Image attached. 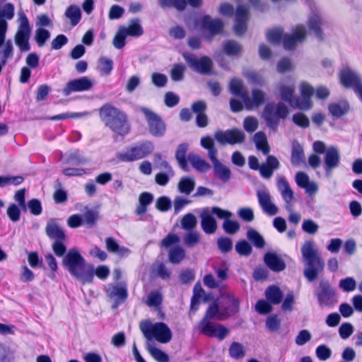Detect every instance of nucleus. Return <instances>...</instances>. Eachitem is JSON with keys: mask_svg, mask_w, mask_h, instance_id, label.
<instances>
[{"mask_svg": "<svg viewBox=\"0 0 362 362\" xmlns=\"http://www.w3.org/2000/svg\"><path fill=\"white\" fill-rule=\"evenodd\" d=\"M63 266L83 284L91 283L94 277V266L86 264L84 258L76 249H71L63 259Z\"/></svg>", "mask_w": 362, "mask_h": 362, "instance_id": "f257e3e1", "label": "nucleus"}, {"mask_svg": "<svg viewBox=\"0 0 362 362\" xmlns=\"http://www.w3.org/2000/svg\"><path fill=\"white\" fill-rule=\"evenodd\" d=\"M224 313L223 308H220L216 303H213L206 310L205 315L198 324L200 332L209 337H216L218 340H223L229 334V329L224 325L213 323L211 320H224L220 319V316Z\"/></svg>", "mask_w": 362, "mask_h": 362, "instance_id": "f03ea898", "label": "nucleus"}, {"mask_svg": "<svg viewBox=\"0 0 362 362\" xmlns=\"http://www.w3.org/2000/svg\"><path fill=\"white\" fill-rule=\"evenodd\" d=\"M300 252L305 267L303 275L308 281L313 282L317 279L319 274L323 272L325 262L312 240L305 241L301 247Z\"/></svg>", "mask_w": 362, "mask_h": 362, "instance_id": "7ed1b4c3", "label": "nucleus"}, {"mask_svg": "<svg viewBox=\"0 0 362 362\" xmlns=\"http://www.w3.org/2000/svg\"><path fill=\"white\" fill-rule=\"evenodd\" d=\"M100 117L107 127L118 135L124 136L129 133L127 117L118 108L106 104L100 108Z\"/></svg>", "mask_w": 362, "mask_h": 362, "instance_id": "20e7f679", "label": "nucleus"}, {"mask_svg": "<svg viewBox=\"0 0 362 362\" xmlns=\"http://www.w3.org/2000/svg\"><path fill=\"white\" fill-rule=\"evenodd\" d=\"M139 328L148 341L155 339L158 342L166 344L172 339V332L164 322H159L153 324L150 320H143L140 322Z\"/></svg>", "mask_w": 362, "mask_h": 362, "instance_id": "39448f33", "label": "nucleus"}, {"mask_svg": "<svg viewBox=\"0 0 362 362\" xmlns=\"http://www.w3.org/2000/svg\"><path fill=\"white\" fill-rule=\"evenodd\" d=\"M289 113L288 107L283 103L269 102L264 107L262 117L267 126L276 131L281 119H285Z\"/></svg>", "mask_w": 362, "mask_h": 362, "instance_id": "423d86ee", "label": "nucleus"}, {"mask_svg": "<svg viewBox=\"0 0 362 362\" xmlns=\"http://www.w3.org/2000/svg\"><path fill=\"white\" fill-rule=\"evenodd\" d=\"M314 294L322 308H332L338 302L337 291L327 279L320 281L318 286L314 290Z\"/></svg>", "mask_w": 362, "mask_h": 362, "instance_id": "0eeeda50", "label": "nucleus"}, {"mask_svg": "<svg viewBox=\"0 0 362 362\" xmlns=\"http://www.w3.org/2000/svg\"><path fill=\"white\" fill-rule=\"evenodd\" d=\"M155 146L151 141H144L118 154L117 158L123 162H133L146 158L153 153Z\"/></svg>", "mask_w": 362, "mask_h": 362, "instance_id": "6e6552de", "label": "nucleus"}, {"mask_svg": "<svg viewBox=\"0 0 362 362\" xmlns=\"http://www.w3.org/2000/svg\"><path fill=\"white\" fill-rule=\"evenodd\" d=\"M139 111L144 114L148 124V132L154 137H163L166 132L165 122L160 116L148 107L141 106Z\"/></svg>", "mask_w": 362, "mask_h": 362, "instance_id": "1a4fd4ad", "label": "nucleus"}, {"mask_svg": "<svg viewBox=\"0 0 362 362\" xmlns=\"http://www.w3.org/2000/svg\"><path fill=\"white\" fill-rule=\"evenodd\" d=\"M18 16L19 26L14 40L21 52H27L30 49L29 40L31 35V27L26 15L23 11L19 12Z\"/></svg>", "mask_w": 362, "mask_h": 362, "instance_id": "9d476101", "label": "nucleus"}, {"mask_svg": "<svg viewBox=\"0 0 362 362\" xmlns=\"http://www.w3.org/2000/svg\"><path fill=\"white\" fill-rule=\"evenodd\" d=\"M182 57L193 71L204 76L214 74L213 62L210 57L202 56L198 58L190 52H183Z\"/></svg>", "mask_w": 362, "mask_h": 362, "instance_id": "9b49d317", "label": "nucleus"}, {"mask_svg": "<svg viewBox=\"0 0 362 362\" xmlns=\"http://www.w3.org/2000/svg\"><path fill=\"white\" fill-rule=\"evenodd\" d=\"M248 165L253 170H259L262 177L269 179L273 175L274 171L280 168V163L275 156L269 155L267 157L266 163L259 165L258 158L255 156H250Z\"/></svg>", "mask_w": 362, "mask_h": 362, "instance_id": "f8f14e48", "label": "nucleus"}, {"mask_svg": "<svg viewBox=\"0 0 362 362\" xmlns=\"http://www.w3.org/2000/svg\"><path fill=\"white\" fill-rule=\"evenodd\" d=\"M341 83L346 88H351L362 103V81L360 76L349 68L340 72Z\"/></svg>", "mask_w": 362, "mask_h": 362, "instance_id": "ddd939ff", "label": "nucleus"}, {"mask_svg": "<svg viewBox=\"0 0 362 362\" xmlns=\"http://www.w3.org/2000/svg\"><path fill=\"white\" fill-rule=\"evenodd\" d=\"M214 139L222 146L233 145L243 143L245 139V134L238 128L226 131L218 130L214 134Z\"/></svg>", "mask_w": 362, "mask_h": 362, "instance_id": "4468645a", "label": "nucleus"}, {"mask_svg": "<svg viewBox=\"0 0 362 362\" xmlns=\"http://www.w3.org/2000/svg\"><path fill=\"white\" fill-rule=\"evenodd\" d=\"M199 26L203 31H207V40H211L214 36L222 33L224 24L220 18H212L209 15H204L199 21Z\"/></svg>", "mask_w": 362, "mask_h": 362, "instance_id": "2eb2a0df", "label": "nucleus"}, {"mask_svg": "<svg viewBox=\"0 0 362 362\" xmlns=\"http://www.w3.org/2000/svg\"><path fill=\"white\" fill-rule=\"evenodd\" d=\"M93 86V81L87 76H83L69 81L62 90L65 96L69 95L74 92L87 91Z\"/></svg>", "mask_w": 362, "mask_h": 362, "instance_id": "dca6fc26", "label": "nucleus"}, {"mask_svg": "<svg viewBox=\"0 0 362 362\" xmlns=\"http://www.w3.org/2000/svg\"><path fill=\"white\" fill-rule=\"evenodd\" d=\"M324 161L325 175L329 177L332 174V170L337 168L340 163V154L338 148L335 146H329L325 153Z\"/></svg>", "mask_w": 362, "mask_h": 362, "instance_id": "f3484780", "label": "nucleus"}, {"mask_svg": "<svg viewBox=\"0 0 362 362\" xmlns=\"http://www.w3.org/2000/svg\"><path fill=\"white\" fill-rule=\"evenodd\" d=\"M248 15V7L245 5L240 4L237 6L235 16L234 32L237 35H243L247 30V23Z\"/></svg>", "mask_w": 362, "mask_h": 362, "instance_id": "a211bd4d", "label": "nucleus"}, {"mask_svg": "<svg viewBox=\"0 0 362 362\" xmlns=\"http://www.w3.org/2000/svg\"><path fill=\"white\" fill-rule=\"evenodd\" d=\"M306 35V29L302 25H298L292 35L285 34L283 38V45L285 49L292 50L295 49L297 43L304 40Z\"/></svg>", "mask_w": 362, "mask_h": 362, "instance_id": "6ab92c4d", "label": "nucleus"}, {"mask_svg": "<svg viewBox=\"0 0 362 362\" xmlns=\"http://www.w3.org/2000/svg\"><path fill=\"white\" fill-rule=\"evenodd\" d=\"M257 197L259 204L265 214L274 216L278 213V208L272 202V197L267 189L257 190Z\"/></svg>", "mask_w": 362, "mask_h": 362, "instance_id": "aec40b11", "label": "nucleus"}, {"mask_svg": "<svg viewBox=\"0 0 362 362\" xmlns=\"http://www.w3.org/2000/svg\"><path fill=\"white\" fill-rule=\"evenodd\" d=\"M106 291L110 298L115 299L112 308H117L119 304L124 303L128 297L127 285L124 283L110 286Z\"/></svg>", "mask_w": 362, "mask_h": 362, "instance_id": "412c9836", "label": "nucleus"}, {"mask_svg": "<svg viewBox=\"0 0 362 362\" xmlns=\"http://www.w3.org/2000/svg\"><path fill=\"white\" fill-rule=\"evenodd\" d=\"M201 226L206 234H213L217 230V221L209 211V207L204 208L201 214Z\"/></svg>", "mask_w": 362, "mask_h": 362, "instance_id": "4be33fe9", "label": "nucleus"}, {"mask_svg": "<svg viewBox=\"0 0 362 362\" xmlns=\"http://www.w3.org/2000/svg\"><path fill=\"white\" fill-rule=\"evenodd\" d=\"M243 96V103L245 108L247 110H252L255 107H257L262 105L266 100L267 95L264 91L255 88L252 90V99L249 97L248 94L244 95Z\"/></svg>", "mask_w": 362, "mask_h": 362, "instance_id": "5701e85b", "label": "nucleus"}, {"mask_svg": "<svg viewBox=\"0 0 362 362\" xmlns=\"http://www.w3.org/2000/svg\"><path fill=\"white\" fill-rule=\"evenodd\" d=\"M265 264L273 272H279L286 269V263L277 254L268 252L264 256Z\"/></svg>", "mask_w": 362, "mask_h": 362, "instance_id": "b1692460", "label": "nucleus"}, {"mask_svg": "<svg viewBox=\"0 0 362 362\" xmlns=\"http://www.w3.org/2000/svg\"><path fill=\"white\" fill-rule=\"evenodd\" d=\"M324 25L323 20L318 12H313L308 18V28L313 32L318 40L324 39L321 26Z\"/></svg>", "mask_w": 362, "mask_h": 362, "instance_id": "393cba45", "label": "nucleus"}, {"mask_svg": "<svg viewBox=\"0 0 362 362\" xmlns=\"http://www.w3.org/2000/svg\"><path fill=\"white\" fill-rule=\"evenodd\" d=\"M45 232L49 239L56 240H65L66 234L64 230L54 219L49 220L46 226Z\"/></svg>", "mask_w": 362, "mask_h": 362, "instance_id": "a878e982", "label": "nucleus"}, {"mask_svg": "<svg viewBox=\"0 0 362 362\" xmlns=\"http://www.w3.org/2000/svg\"><path fill=\"white\" fill-rule=\"evenodd\" d=\"M214 166V175L223 183L228 182L231 177L230 168L222 164L216 157L211 160Z\"/></svg>", "mask_w": 362, "mask_h": 362, "instance_id": "bb28decb", "label": "nucleus"}, {"mask_svg": "<svg viewBox=\"0 0 362 362\" xmlns=\"http://www.w3.org/2000/svg\"><path fill=\"white\" fill-rule=\"evenodd\" d=\"M291 161L294 166L305 164V156L303 148L297 141H294L292 144Z\"/></svg>", "mask_w": 362, "mask_h": 362, "instance_id": "cd10ccee", "label": "nucleus"}, {"mask_svg": "<svg viewBox=\"0 0 362 362\" xmlns=\"http://www.w3.org/2000/svg\"><path fill=\"white\" fill-rule=\"evenodd\" d=\"M349 104L347 100H342L338 103L329 104V112L336 118H340L345 115L349 110Z\"/></svg>", "mask_w": 362, "mask_h": 362, "instance_id": "c85d7f7f", "label": "nucleus"}, {"mask_svg": "<svg viewBox=\"0 0 362 362\" xmlns=\"http://www.w3.org/2000/svg\"><path fill=\"white\" fill-rule=\"evenodd\" d=\"M277 188L286 204H290L293 199V192L284 177H279Z\"/></svg>", "mask_w": 362, "mask_h": 362, "instance_id": "c756f323", "label": "nucleus"}, {"mask_svg": "<svg viewBox=\"0 0 362 362\" xmlns=\"http://www.w3.org/2000/svg\"><path fill=\"white\" fill-rule=\"evenodd\" d=\"M228 305L223 308L224 313L220 316V319H226L230 316L234 315L239 311L240 302L238 298L232 295L227 296Z\"/></svg>", "mask_w": 362, "mask_h": 362, "instance_id": "7c9ffc66", "label": "nucleus"}, {"mask_svg": "<svg viewBox=\"0 0 362 362\" xmlns=\"http://www.w3.org/2000/svg\"><path fill=\"white\" fill-rule=\"evenodd\" d=\"M14 6L11 3L0 4V26L8 28L7 21L14 17Z\"/></svg>", "mask_w": 362, "mask_h": 362, "instance_id": "2f4dec72", "label": "nucleus"}, {"mask_svg": "<svg viewBox=\"0 0 362 362\" xmlns=\"http://www.w3.org/2000/svg\"><path fill=\"white\" fill-rule=\"evenodd\" d=\"M130 24L128 27L120 26L119 28L126 34L127 36L139 37L143 35L144 30L139 18L130 20Z\"/></svg>", "mask_w": 362, "mask_h": 362, "instance_id": "473e14b6", "label": "nucleus"}, {"mask_svg": "<svg viewBox=\"0 0 362 362\" xmlns=\"http://www.w3.org/2000/svg\"><path fill=\"white\" fill-rule=\"evenodd\" d=\"M188 148L189 145L187 143H182L178 145L175 152V158L177 160L178 165L182 168V170L185 172L189 171V167L186 158Z\"/></svg>", "mask_w": 362, "mask_h": 362, "instance_id": "72a5a7b5", "label": "nucleus"}, {"mask_svg": "<svg viewBox=\"0 0 362 362\" xmlns=\"http://www.w3.org/2000/svg\"><path fill=\"white\" fill-rule=\"evenodd\" d=\"M283 292L276 286H269L265 291V297L267 301L274 305L280 303L283 298Z\"/></svg>", "mask_w": 362, "mask_h": 362, "instance_id": "f704fd0d", "label": "nucleus"}, {"mask_svg": "<svg viewBox=\"0 0 362 362\" xmlns=\"http://www.w3.org/2000/svg\"><path fill=\"white\" fill-rule=\"evenodd\" d=\"M254 142L257 150L261 151L264 155H268L270 147L268 144L267 136L262 132H258L254 135Z\"/></svg>", "mask_w": 362, "mask_h": 362, "instance_id": "c9c22d12", "label": "nucleus"}, {"mask_svg": "<svg viewBox=\"0 0 362 362\" xmlns=\"http://www.w3.org/2000/svg\"><path fill=\"white\" fill-rule=\"evenodd\" d=\"M187 158L192 167L199 172H206L211 168L205 160L197 154L189 153Z\"/></svg>", "mask_w": 362, "mask_h": 362, "instance_id": "e433bc0d", "label": "nucleus"}, {"mask_svg": "<svg viewBox=\"0 0 362 362\" xmlns=\"http://www.w3.org/2000/svg\"><path fill=\"white\" fill-rule=\"evenodd\" d=\"M177 187L180 193L189 195L195 187V180L192 177H182L178 182Z\"/></svg>", "mask_w": 362, "mask_h": 362, "instance_id": "4c0bfd02", "label": "nucleus"}, {"mask_svg": "<svg viewBox=\"0 0 362 362\" xmlns=\"http://www.w3.org/2000/svg\"><path fill=\"white\" fill-rule=\"evenodd\" d=\"M65 16L70 20L71 25L74 27L81 19V11L78 6L71 5L66 8Z\"/></svg>", "mask_w": 362, "mask_h": 362, "instance_id": "58836bf2", "label": "nucleus"}, {"mask_svg": "<svg viewBox=\"0 0 362 362\" xmlns=\"http://www.w3.org/2000/svg\"><path fill=\"white\" fill-rule=\"evenodd\" d=\"M246 236L255 247L261 249L265 246L266 243L263 236L256 230L253 228L248 229Z\"/></svg>", "mask_w": 362, "mask_h": 362, "instance_id": "ea45409f", "label": "nucleus"}, {"mask_svg": "<svg viewBox=\"0 0 362 362\" xmlns=\"http://www.w3.org/2000/svg\"><path fill=\"white\" fill-rule=\"evenodd\" d=\"M230 91L233 95L240 97L243 102L244 101L243 95H247V91L244 88L243 81L237 78H233L230 81Z\"/></svg>", "mask_w": 362, "mask_h": 362, "instance_id": "a19ab883", "label": "nucleus"}, {"mask_svg": "<svg viewBox=\"0 0 362 362\" xmlns=\"http://www.w3.org/2000/svg\"><path fill=\"white\" fill-rule=\"evenodd\" d=\"M201 146L208 151V156L210 160L216 157L218 150L215 147L214 139L209 136H204L201 139Z\"/></svg>", "mask_w": 362, "mask_h": 362, "instance_id": "79ce46f5", "label": "nucleus"}, {"mask_svg": "<svg viewBox=\"0 0 362 362\" xmlns=\"http://www.w3.org/2000/svg\"><path fill=\"white\" fill-rule=\"evenodd\" d=\"M158 4L162 8H175L179 11H184L187 7L186 0H158Z\"/></svg>", "mask_w": 362, "mask_h": 362, "instance_id": "37998d69", "label": "nucleus"}, {"mask_svg": "<svg viewBox=\"0 0 362 362\" xmlns=\"http://www.w3.org/2000/svg\"><path fill=\"white\" fill-rule=\"evenodd\" d=\"M223 48L228 56H236L242 51L241 45L235 40H227L223 43Z\"/></svg>", "mask_w": 362, "mask_h": 362, "instance_id": "c03bdc74", "label": "nucleus"}, {"mask_svg": "<svg viewBox=\"0 0 362 362\" xmlns=\"http://www.w3.org/2000/svg\"><path fill=\"white\" fill-rule=\"evenodd\" d=\"M291 106L296 109L306 111L312 108L313 102L310 98L301 95L300 98L296 96Z\"/></svg>", "mask_w": 362, "mask_h": 362, "instance_id": "a18cd8bd", "label": "nucleus"}, {"mask_svg": "<svg viewBox=\"0 0 362 362\" xmlns=\"http://www.w3.org/2000/svg\"><path fill=\"white\" fill-rule=\"evenodd\" d=\"M279 92L281 98L282 100L287 102L291 105V103L293 102L296 96L294 95L295 93V86L294 85L291 86H285L282 85L279 88Z\"/></svg>", "mask_w": 362, "mask_h": 362, "instance_id": "49530a36", "label": "nucleus"}, {"mask_svg": "<svg viewBox=\"0 0 362 362\" xmlns=\"http://www.w3.org/2000/svg\"><path fill=\"white\" fill-rule=\"evenodd\" d=\"M169 261L173 264H179L185 257V251L180 246L173 247L169 250Z\"/></svg>", "mask_w": 362, "mask_h": 362, "instance_id": "de8ad7c7", "label": "nucleus"}, {"mask_svg": "<svg viewBox=\"0 0 362 362\" xmlns=\"http://www.w3.org/2000/svg\"><path fill=\"white\" fill-rule=\"evenodd\" d=\"M197 225V218L194 214L191 213L185 214L181 220L182 228L187 231L194 230Z\"/></svg>", "mask_w": 362, "mask_h": 362, "instance_id": "09e8293b", "label": "nucleus"}, {"mask_svg": "<svg viewBox=\"0 0 362 362\" xmlns=\"http://www.w3.org/2000/svg\"><path fill=\"white\" fill-rule=\"evenodd\" d=\"M13 55V45L11 40H8L4 45V47L0 50L1 62L3 64H6L7 60Z\"/></svg>", "mask_w": 362, "mask_h": 362, "instance_id": "8fccbe9b", "label": "nucleus"}, {"mask_svg": "<svg viewBox=\"0 0 362 362\" xmlns=\"http://www.w3.org/2000/svg\"><path fill=\"white\" fill-rule=\"evenodd\" d=\"M147 350L151 356L158 362H168L169 356L164 351H161L158 348L148 344L147 346Z\"/></svg>", "mask_w": 362, "mask_h": 362, "instance_id": "3c124183", "label": "nucleus"}, {"mask_svg": "<svg viewBox=\"0 0 362 362\" xmlns=\"http://www.w3.org/2000/svg\"><path fill=\"white\" fill-rule=\"evenodd\" d=\"M228 353L233 358H242L245 354L244 346L239 342H233L228 349Z\"/></svg>", "mask_w": 362, "mask_h": 362, "instance_id": "603ef678", "label": "nucleus"}, {"mask_svg": "<svg viewBox=\"0 0 362 362\" xmlns=\"http://www.w3.org/2000/svg\"><path fill=\"white\" fill-rule=\"evenodd\" d=\"M186 66L183 64H175L170 71L171 79L174 81H181L184 78Z\"/></svg>", "mask_w": 362, "mask_h": 362, "instance_id": "864d4df0", "label": "nucleus"}, {"mask_svg": "<svg viewBox=\"0 0 362 362\" xmlns=\"http://www.w3.org/2000/svg\"><path fill=\"white\" fill-rule=\"evenodd\" d=\"M200 241V235L197 231L190 230L183 238L184 244L188 247H193Z\"/></svg>", "mask_w": 362, "mask_h": 362, "instance_id": "5fc2aeb1", "label": "nucleus"}, {"mask_svg": "<svg viewBox=\"0 0 362 362\" xmlns=\"http://www.w3.org/2000/svg\"><path fill=\"white\" fill-rule=\"evenodd\" d=\"M113 69V62L110 59L102 57L98 60V69L103 74L109 75Z\"/></svg>", "mask_w": 362, "mask_h": 362, "instance_id": "6e6d98bb", "label": "nucleus"}, {"mask_svg": "<svg viewBox=\"0 0 362 362\" xmlns=\"http://www.w3.org/2000/svg\"><path fill=\"white\" fill-rule=\"evenodd\" d=\"M62 183L57 181L55 184L56 190L53 194V199L57 204L65 203L68 199L67 192L61 188Z\"/></svg>", "mask_w": 362, "mask_h": 362, "instance_id": "4d7b16f0", "label": "nucleus"}, {"mask_svg": "<svg viewBox=\"0 0 362 362\" xmlns=\"http://www.w3.org/2000/svg\"><path fill=\"white\" fill-rule=\"evenodd\" d=\"M204 293V291L199 284H197L194 287V295L191 298V310L197 311L199 304V299Z\"/></svg>", "mask_w": 362, "mask_h": 362, "instance_id": "13d9d810", "label": "nucleus"}, {"mask_svg": "<svg viewBox=\"0 0 362 362\" xmlns=\"http://www.w3.org/2000/svg\"><path fill=\"white\" fill-rule=\"evenodd\" d=\"M284 35V30L281 28H274L267 33V40L273 44H279Z\"/></svg>", "mask_w": 362, "mask_h": 362, "instance_id": "bf43d9fd", "label": "nucleus"}, {"mask_svg": "<svg viewBox=\"0 0 362 362\" xmlns=\"http://www.w3.org/2000/svg\"><path fill=\"white\" fill-rule=\"evenodd\" d=\"M235 251L241 256L248 257L252 252V247L249 243L243 240L236 243Z\"/></svg>", "mask_w": 362, "mask_h": 362, "instance_id": "052dcab7", "label": "nucleus"}, {"mask_svg": "<svg viewBox=\"0 0 362 362\" xmlns=\"http://www.w3.org/2000/svg\"><path fill=\"white\" fill-rule=\"evenodd\" d=\"M88 162V158L83 156L78 151L71 153L66 159V163L73 165H84Z\"/></svg>", "mask_w": 362, "mask_h": 362, "instance_id": "680f3d73", "label": "nucleus"}, {"mask_svg": "<svg viewBox=\"0 0 362 362\" xmlns=\"http://www.w3.org/2000/svg\"><path fill=\"white\" fill-rule=\"evenodd\" d=\"M162 302L163 296L160 292L158 291H153L148 294L146 303L149 307H158Z\"/></svg>", "mask_w": 362, "mask_h": 362, "instance_id": "e2e57ef3", "label": "nucleus"}, {"mask_svg": "<svg viewBox=\"0 0 362 362\" xmlns=\"http://www.w3.org/2000/svg\"><path fill=\"white\" fill-rule=\"evenodd\" d=\"M50 37V33L49 30L40 28L35 31V40L36 41L37 45L39 47H42L45 45L46 41Z\"/></svg>", "mask_w": 362, "mask_h": 362, "instance_id": "0e129e2a", "label": "nucleus"}, {"mask_svg": "<svg viewBox=\"0 0 362 362\" xmlns=\"http://www.w3.org/2000/svg\"><path fill=\"white\" fill-rule=\"evenodd\" d=\"M222 226L224 231L229 235H233L240 230L239 223L230 218L225 220Z\"/></svg>", "mask_w": 362, "mask_h": 362, "instance_id": "69168bd1", "label": "nucleus"}, {"mask_svg": "<svg viewBox=\"0 0 362 362\" xmlns=\"http://www.w3.org/2000/svg\"><path fill=\"white\" fill-rule=\"evenodd\" d=\"M83 223L88 227H93L98 218V213L93 210H88L83 215Z\"/></svg>", "mask_w": 362, "mask_h": 362, "instance_id": "338daca9", "label": "nucleus"}, {"mask_svg": "<svg viewBox=\"0 0 362 362\" xmlns=\"http://www.w3.org/2000/svg\"><path fill=\"white\" fill-rule=\"evenodd\" d=\"M217 245L221 252L227 253L232 250L233 242L230 238L221 237L217 240Z\"/></svg>", "mask_w": 362, "mask_h": 362, "instance_id": "774afa93", "label": "nucleus"}]
</instances>
